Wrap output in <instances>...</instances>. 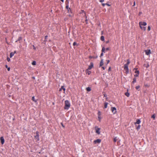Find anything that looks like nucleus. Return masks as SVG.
I'll return each mask as SVG.
<instances>
[{
    "instance_id": "1",
    "label": "nucleus",
    "mask_w": 157,
    "mask_h": 157,
    "mask_svg": "<svg viewBox=\"0 0 157 157\" xmlns=\"http://www.w3.org/2000/svg\"><path fill=\"white\" fill-rule=\"evenodd\" d=\"M139 24L141 29L145 31L146 30V27H144L143 26H145L147 25V24L146 22H145L140 21L139 22Z\"/></svg>"
},
{
    "instance_id": "2",
    "label": "nucleus",
    "mask_w": 157,
    "mask_h": 157,
    "mask_svg": "<svg viewBox=\"0 0 157 157\" xmlns=\"http://www.w3.org/2000/svg\"><path fill=\"white\" fill-rule=\"evenodd\" d=\"M65 106L64 109H68L70 107L71 104L70 102L68 100H66L64 101Z\"/></svg>"
},
{
    "instance_id": "3",
    "label": "nucleus",
    "mask_w": 157,
    "mask_h": 157,
    "mask_svg": "<svg viewBox=\"0 0 157 157\" xmlns=\"http://www.w3.org/2000/svg\"><path fill=\"white\" fill-rule=\"evenodd\" d=\"M95 132L98 135L100 134V130H101V128L96 126L95 127Z\"/></svg>"
},
{
    "instance_id": "4",
    "label": "nucleus",
    "mask_w": 157,
    "mask_h": 157,
    "mask_svg": "<svg viewBox=\"0 0 157 157\" xmlns=\"http://www.w3.org/2000/svg\"><path fill=\"white\" fill-rule=\"evenodd\" d=\"M124 69L126 71V74H128L129 73V69L128 65L124 64Z\"/></svg>"
},
{
    "instance_id": "5",
    "label": "nucleus",
    "mask_w": 157,
    "mask_h": 157,
    "mask_svg": "<svg viewBox=\"0 0 157 157\" xmlns=\"http://www.w3.org/2000/svg\"><path fill=\"white\" fill-rule=\"evenodd\" d=\"M39 133L38 131H36V135L35 136V138L37 140V141H39L40 140Z\"/></svg>"
},
{
    "instance_id": "6",
    "label": "nucleus",
    "mask_w": 157,
    "mask_h": 157,
    "mask_svg": "<svg viewBox=\"0 0 157 157\" xmlns=\"http://www.w3.org/2000/svg\"><path fill=\"white\" fill-rule=\"evenodd\" d=\"M111 109L113 114H115L116 113L117 109L115 107H112L111 108Z\"/></svg>"
},
{
    "instance_id": "7",
    "label": "nucleus",
    "mask_w": 157,
    "mask_h": 157,
    "mask_svg": "<svg viewBox=\"0 0 157 157\" xmlns=\"http://www.w3.org/2000/svg\"><path fill=\"white\" fill-rule=\"evenodd\" d=\"M144 51L147 55H149L151 53V50L150 49L145 50Z\"/></svg>"
},
{
    "instance_id": "8",
    "label": "nucleus",
    "mask_w": 157,
    "mask_h": 157,
    "mask_svg": "<svg viewBox=\"0 0 157 157\" xmlns=\"http://www.w3.org/2000/svg\"><path fill=\"white\" fill-rule=\"evenodd\" d=\"M101 140L100 139H98L96 140H94V143L95 144H96L97 143L99 144L101 143Z\"/></svg>"
},
{
    "instance_id": "9",
    "label": "nucleus",
    "mask_w": 157,
    "mask_h": 157,
    "mask_svg": "<svg viewBox=\"0 0 157 157\" xmlns=\"http://www.w3.org/2000/svg\"><path fill=\"white\" fill-rule=\"evenodd\" d=\"M66 3L67 5L66 6V8L67 10L68 9L70 10V8L69 7V6H68V4H69V1L68 0H67L66 1Z\"/></svg>"
},
{
    "instance_id": "10",
    "label": "nucleus",
    "mask_w": 157,
    "mask_h": 157,
    "mask_svg": "<svg viewBox=\"0 0 157 157\" xmlns=\"http://www.w3.org/2000/svg\"><path fill=\"white\" fill-rule=\"evenodd\" d=\"M94 64L92 62H91L90 63V65L89 66L88 69L90 70L92 67H93Z\"/></svg>"
},
{
    "instance_id": "11",
    "label": "nucleus",
    "mask_w": 157,
    "mask_h": 157,
    "mask_svg": "<svg viewBox=\"0 0 157 157\" xmlns=\"http://www.w3.org/2000/svg\"><path fill=\"white\" fill-rule=\"evenodd\" d=\"M1 142L2 144H3L4 143V139L3 137H0Z\"/></svg>"
},
{
    "instance_id": "12",
    "label": "nucleus",
    "mask_w": 157,
    "mask_h": 157,
    "mask_svg": "<svg viewBox=\"0 0 157 157\" xmlns=\"http://www.w3.org/2000/svg\"><path fill=\"white\" fill-rule=\"evenodd\" d=\"M141 123V121L140 119H137L136 120V121L134 123V124L136 125V124H139Z\"/></svg>"
},
{
    "instance_id": "13",
    "label": "nucleus",
    "mask_w": 157,
    "mask_h": 157,
    "mask_svg": "<svg viewBox=\"0 0 157 157\" xmlns=\"http://www.w3.org/2000/svg\"><path fill=\"white\" fill-rule=\"evenodd\" d=\"M16 53V52L15 51L14 52H12L10 53V58H12L14 55L15 53Z\"/></svg>"
},
{
    "instance_id": "14",
    "label": "nucleus",
    "mask_w": 157,
    "mask_h": 157,
    "mask_svg": "<svg viewBox=\"0 0 157 157\" xmlns=\"http://www.w3.org/2000/svg\"><path fill=\"white\" fill-rule=\"evenodd\" d=\"M84 13V16L86 17V18H87V16L86 15V13L83 10H81L80 13V14H82Z\"/></svg>"
},
{
    "instance_id": "15",
    "label": "nucleus",
    "mask_w": 157,
    "mask_h": 157,
    "mask_svg": "<svg viewBox=\"0 0 157 157\" xmlns=\"http://www.w3.org/2000/svg\"><path fill=\"white\" fill-rule=\"evenodd\" d=\"M89 69H87L86 71V74H87L88 75H90L91 73V71H89Z\"/></svg>"
},
{
    "instance_id": "16",
    "label": "nucleus",
    "mask_w": 157,
    "mask_h": 157,
    "mask_svg": "<svg viewBox=\"0 0 157 157\" xmlns=\"http://www.w3.org/2000/svg\"><path fill=\"white\" fill-rule=\"evenodd\" d=\"M62 90H63L64 91L65 90V88H64V87L63 86H61L60 88L59 89V91H61Z\"/></svg>"
},
{
    "instance_id": "17",
    "label": "nucleus",
    "mask_w": 157,
    "mask_h": 157,
    "mask_svg": "<svg viewBox=\"0 0 157 157\" xmlns=\"http://www.w3.org/2000/svg\"><path fill=\"white\" fill-rule=\"evenodd\" d=\"M103 64H104V62H103V59H101V60L100 63V67L102 66L103 65Z\"/></svg>"
},
{
    "instance_id": "18",
    "label": "nucleus",
    "mask_w": 157,
    "mask_h": 157,
    "mask_svg": "<svg viewBox=\"0 0 157 157\" xmlns=\"http://www.w3.org/2000/svg\"><path fill=\"white\" fill-rule=\"evenodd\" d=\"M144 66L146 68H148L149 67V64L148 63H147V64H144Z\"/></svg>"
},
{
    "instance_id": "19",
    "label": "nucleus",
    "mask_w": 157,
    "mask_h": 157,
    "mask_svg": "<svg viewBox=\"0 0 157 157\" xmlns=\"http://www.w3.org/2000/svg\"><path fill=\"white\" fill-rule=\"evenodd\" d=\"M32 99L33 101H34L35 102H36L37 101V100H35L34 96L32 97Z\"/></svg>"
},
{
    "instance_id": "20",
    "label": "nucleus",
    "mask_w": 157,
    "mask_h": 157,
    "mask_svg": "<svg viewBox=\"0 0 157 157\" xmlns=\"http://www.w3.org/2000/svg\"><path fill=\"white\" fill-rule=\"evenodd\" d=\"M108 104V103H107L106 102H105V103H104V108H107Z\"/></svg>"
},
{
    "instance_id": "21",
    "label": "nucleus",
    "mask_w": 157,
    "mask_h": 157,
    "mask_svg": "<svg viewBox=\"0 0 157 157\" xmlns=\"http://www.w3.org/2000/svg\"><path fill=\"white\" fill-rule=\"evenodd\" d=\"M101 40L102 41H104L105 40L104 37L103 36H101Z\"/></svg>"
},
{
    "instance_id": "22",
    "label": "nucleus",
    "mask_w": 157,
    "mask_h": 157,
    "mask_svg": "<svg viewBox=\"0 0 157 157\" xmlns=\"http://www.w3.org/2000/svg\"><path fill=\"white\" fill-rule=\"evenodd\" d=\"M86 90L88 91H90L91 90V88L90 87H87L86 88Z\"/></svg>"
},
{
    "instance_id": "23",
    "label": "nucleus",
    "mask_w": 157,
    "mask_h": 157,
    "mask_svg": "<svg viewBox=\"0 0 157 157\" xmlns=\"http://www.w3.org/2000/svg\"><path fill=\"white\" fill-rule=\"evenodd\" d=\"M125 95L127 97H129L130 95L129 93L128 92L125 93Z\"/></svg>"
},
{
    "instance_id": "24",
    "label": "nucleus",
    "mask_w": 157,
    "mask_h": 157,
    "mask_svg": "<svg viewBox=\"0 0 157 157\" xmlns=\"http://www.w3.org/2000/svg\"><path fill=\"white\" fill-rule=\"evenodd\" d=\"M141 126L140 125H138V126L136 127V129L138 130H139Z\"/></svg>"
},
{
    "instance_id": "25",
    "label": "nucleus",
    "mask_w": 157,
    "mask_h": 157,
    "mask_svg": "<svg viewBox=\"0 0 157 157\" xmlns=\"http://www.w3.org/2000/svg\"><path fill=\"white\" fill-rule=\"evenodd\" d=\"M67 10V12H68V13H72L71 10L70 8V10L68 9Z\"/></svg>"
},
{
    "instance_id": "26",
    "label": "nucleus",
    "mask_w": 157,
    "mask_h": 157,
    "mask_svg": "<svg viewBox=\"0 0 157 157\" xmlns=\"http://www.w3.org/2000/svg\"><path fill=\"white\" fill-rule=\"evenodd\" d=\"M136 82V78H134L133 79V81L132 82V83H134L135 82Z\"/></svg>"
},
{
    "instance_id": "27",
    "label": "nucleus",
    "mask_w": 157,
    "mask_h": 157,
    "mask_svg": "<svg viewBox=\"0 0 157 157\" xmlns=\"http://www.w3.org/2000/svg\"><path fill=\"white\" fill-rule=\"evenodd\" d=\"M105 48L104 47H103L102 49V50H101V52H105Z\"/></svg>"
},
{
    "instance_id": "28",
    "label": "nucleus",
    "mask_w": 157,
    "mask_h": 157,
    "mask_svg": "<svg viewBox=\"0 0 157 157\" xmlns=\"http://www.w3.org/2000/svg\"><path fill=\"white\" fill-rule=\"evenodd\" d=\"M155 116L154 114H153L151 117L152 118H153L154 120H155Z\"/></svg>"
},
{
    "instance_id": "29",
    "label": "nucleus",
    "mask_w": 157,
    "mask_h": 157,
    "mask_svg": "<svg viewBox=\"0 0 157 157\" xmlns=\"http://www.w3.org/2000/svg\"><path fill=\"white\" fill-rule=\"evenodd\" d=\"M117 140V137H115L114 138L113 141L114 142H116Z\"/></svg>"
},
{
    "instance_id": "30",
    "label": "nucleus",
    "mask_w": 157,
    "mask_h": 157,
    "mask_svg": "<svg viewBox=\"0 0 157 157\" xmlns=\"http://www.w3.org/2000/svg\"><path fill=\"white\" fill-rule=\"evenodd\" d=\"M32 64L33 65H35L36 64V62L35 61H34L32 63Z\"/></svg>"
},
{
    "instance_id": "31",
    "label": "nucleus",
    "mask_w": 157,
    "mask_h": 157,
    "mask_svg": "<svg viewBox=\"0 0 157 157\" xmlns=\"http://www.w3.org/2000/svg\"><path fill=\"white\" fill-rule=\"evenodd\" d=\"M130 63V62L129 60L128 59L127 60V63L125 64L127 65L128 66V64Z\"/></svg>"
},
{
    "instance_id": "32",
    "label": "nucleus",
    "mask_w": 157,
    "mask_h": 157,
    "mask_svg": "<svg viewBox=\"0 0 157 157\" xmlns=\"http://www.w3.org/2000/svg\"><path fill=\"white\" fill-rule=\"evenodd\" d=\"M140 86H136V89L137 90H138L139 88H140Z\"/></svg>"
},
{
    "instance_id": "33",
    "label": "nucleus",
    "mask_w": 157,
    "mask_h": 157,
    "mask_svg": "<svg viewBox=\"0 0 157 157\" xmlns=\"http://www.w3.org/2000/svg\"><path fill=\"white\" fill-rule=\"evenodd\" d=\"M101 115V112L100 111H99L98 112V116H100Z\"/></svg>"
},
{
    "instance_id": "34",
    "label": "nucleus",
    "mask_w": 157,
    "mask_h": 157,
    "mask_svg": "<svg viewBox=\"0 0 157 157\" xmlns=\"http://www.w3.org/2000/svg\"><path fill=\"white\" fill-rule=\"evenodd\" d=\"M151 30V27L150 26H148V27L147 30L148 31H149Z\"/></svg>"
},
{
    "instance_id": "35",
    "label": "nucleus",
    "mask_w": 157,
    "mask_h": 157,
    "mask_svg": "<svg viewBox=\"0 0 157 157\" xmlns=\"http://www.w3.org/2000/svg\"><path fill=\"white\" fill-rule=\"evenodd\" d=\"M135 73L137 74H139V71H136L135 72Z\"/></svg>"
},
{
    "instance_id": "36",
    "label": "nucleus",
    "mask_w": 157,
    "mask_h": 157,
    "mask_svg": "<svg viewBox=\"0 0 157 157\" xmlns=\"http://www.w3.org/2000/svg\"><path fill=\"white\" fill-rule=\"evenodd\" d=\"M21 39H22V38L21 37H19V38L18 39L17 41H20V40H21Z\"/></svg>"
},
{
    "instance_id": "37",
    "label": "nucleus",
    "mask_w": 157,
    "mask_h": 157,
    "mask_svg": "<svg viewBox=\"0 0 157 157\" xmlns=\"http://www.w3.org/2000/svg\"><path fill=\"white\" fill-rule=\"evenodd\" d=\"M7 60L8 62H9L10 61V58H9L8 57H7Z\"/></svg>"
},
{
    "instance_id": "38",
    "label": "nucleus",
    "mask_w": 157,
    "mask_h": 157,
    "mask_svg": "<svg viewBox=\"0 0 157 157\" xmlns=\"http://www.w3.org/2000/svg\"><path fill=\"white\" fill-rule=\"evenodd\" d=\"M139 75V74H135V75H134V76H135V77H138V76Z\"/></svg>"
},
{
    "instance_id": "39",
    "label": "nucleus",
    "mask_w": 157,
    "mask_h": 157,
    "mask_svg": "<svg viewBox=\"0 0 157 157\" xmlns=\"http://www.w3.org/2000/svg\"><path fill=\"white\" fill-rule=\"evenodd\" d=\"M98 118L99 119V120L100 121H101V118L100 116H98Z\"/></svg>"
},
{
    "instance_id": "40",
    "label": "nucleus",
    "mask_w": 157,
    "mask_h": 157,
    "mask_svg": "<svg viewBox=\"0 0 157 157\" xmlns=\"http://www.w3.org/2000/svg\"><path fill=\"white\" fill-rule=\"evenodd\" d=\"M73 46H75V45H77V43L76 42H75L73 43Z\"/></svg>"
},
{
    "instance_id": "41",
    "label": "nucleus",
    "mask_w": 157,
    "mask_h": 157,
    "mask_svg": "<svg viewBox=\"0 0 157 157\" xmlns=\"http://www.w3.org/2000/svg\"><path fill=\"white\" fill-rule=\"evenodd\" d=\"M111 67H109V69L108 70V71H111Z\"/></svg>"
},
{
    "instance_id": "42",
    "label": "nucleus",
    "mask_w": 157,
    "mask_h": 157,
    "mask_svg": "<svg viewBox=\"0 0 157 157\" xmlns=\"http://www.w3.org/2000/svg\"><path fill=\"white\" fill-rule=\"evenodd\" d=\"M99 1L101 2H103L104 1V0H99Z\"/></svg>"
},
{
    "instance_id": "43",
    "label": "nucleus",
    "mask_w": 157,
    "mask_h": 157,
    "mask_svg": "<svg viewBox=\"0 0 157 157\" xmlns=\"http://www.w3.org/2000/svg\"><path fill=\"white\" fill-rule=\"evenodd\" d=\"M103 52H102L101 53V55H100V57H101V56H103Z\"/></svg>"
},
{
    "instance_id": "44",
    "label": "nucleus",
    "mask_w": 157,
    "mask_h": 157,
    "mask_svg": "<svg viewBox=\"0 0 157 157\" xmlns=\"http://www.w3.org/2000/svg\"><path fill=\"white\" fill-rule=\"evenodd\" d=\"M106 61L107 62V64H108L110 62V60H106Z\"/></svg>"
},
{
    "instance_id": "45",
    "label": "nucleus",
    "mask_w": 157,
    "mask_h": 157,
    "mask_svg": "<svg viewBox=\"0 0 157 157\" xmlns=\"http://www.w3.org/2000/svg\"><path fill=\"white\" fill-rule=\"evenodd\" d=\"M135 5H136L135 2L134 1V3H133V6H135Z\"/></svg>"
},
{
    "instance_id": "46",
    "label": "nucleus",
    "mask_w": 157,
    "mask_h": 157,
    "mask_svg": "<svg viewBox=\"0 0 157 157\" xmlns=\"http://www.w3.org/2000/svg\"><path fill=\"white\" fill-rule=\"evenodd\" d=\"M105 5H106L105 4V3H102V5L103 6H104Z\"/></svg>"
},
{
    "instance_id": "47",
    "label": "nucleus",
    "mask_w": 157,
    "mask_h": 157,
    "mask_svg": "<svg viewBox=\"0 0 157 157\" xmlns=\"http://www.w3.org/2000/svg\"><path fill=\"white\" fill-rule=\"evenodd\" d=\"M86 18V19L85 20V21H86V23L87 24V23L88 20H87V18Z\"/></svg>"
},
{
    "instance_id": "48",
    "label": "nucleus",
    "mask_w": 157,
    "mask_h": 157,
    "mask_svg": "<svg viewBox=\"0 0 157 157\" xmlns=\"http://www.w3.org/2000/svg\"><path fill=\"white\" fill-rule=\"evenodd\" d=\"M106 51H108L109 50V48H107L105 49Z\"/></svg>"
},
{
    "instance_id": "49",
    "label": "nucleus",
    "mask_w": 157,
    "mask_h": 157,
    "mask_svg": "<svg viewBox=\"0 0 157 157\" xmlns=\"http://www.w3.org/2000/svg\"><path fill=\"white\" fill-rule=\"evenodd\" d=\"M7 68V70L8 71H10V68L9 67L8 68Z\"/></svg>"
},
{
    "instance_id": "50",
    "label": "nucleus",
    "mask_w": 157,
    "mask_h": 157,
    "mask_svg": "<svg viewBox=\"0 0 157 157\" xmlns=\"http://www.w3.org/2000/svg\"><path fill=\"white\" fill-rule=\"evenodd\" d=\"M106 4V5H107V6H110V5H109V4H108L106 3V4Z\"/></svg>"
},
{
    "instance_id": "51",
    "label": "nucleus",
    "mask_w": 157,
    "mask_h": 157,
    "mask_svg": "<svg viewBox=\"0 0 157 157\" xmlns=\"http://www.w3.org/2000/svg\"><path fill=\"white\" fill-rule=\"evenodd\" d=\"M47 37H48V36H45V39H46Z\"/></svg>"
},
{
    "instance_id": "52",
    "label": "nucleus",
    "mask_w": 157,
    "mask_h": 157,
    "mask_svg": "<svg viewBox=\"0 0 157 157\" xmlns=\"http://www.w3.org/2000/svg\"><path fill=\"white\" fill-rule=\"evenodd\" d=\"M102 68L103 69V70H105V68L104 67H102Z\"/></svg>"
},
{
    "instance_id": "53",
    "label": "nucleus",
    "mask_w": 157,
    "mask_h": 157,
    "mask_svg": "<svg viewBox=\"0 0 157 157\" xmlns=\"http://www.w3.org/2000/svg\"><path fill=\"white\" fill-rule=\"evenodd\" d=\"M5 67H6V68H8V66H7V65H5Z\"/></svg>"
},
{
    "instance_id": "54",
    "label": "nucleus",
    "mask_w": 157,
    "mask_h": 157,
    "mask_svg": "<svg viewBox=\"0 0 157 157\" xmlns=\"http://www.w3.org/2000/svg\"><path fill=\"white\" fill-rule=\"evenodd\" d=\"M142 14L141 12H140L139 13V15H140V14Z\"/></svg>"
},
{
    "instance_id": "55",
    "label": "nucleus",
    "mask_w": 157,
    "mask_h": 157,
    "mask_svg": "<svg viewBox=\"0 0 157 157\" xmlns=\"http://www.w3.org/2000/svg\"><path fill=\"white\" fill-rule=\"evenodd\" d=\"M62 2H63L64 0H60Z\"/></svg>"
},
{
    "instance_id": "56",
    "label": "nucleus",
    "mask_w": 157,
    "mask_h": 157,
    "mask_svg": "<svg viewBox=\"0 0 157 157\" xmlns=\"http://www.w3.org/2000/svg\"><path fill=\"white\" fill-rule=\"evenodd\" d=\"M109 42V41H107L106 42V43H108Z\"/></svg>"
},
{
    "instance_id": "57",
    "label": "nucleus",
    "mask_w": 157,
    "mask_h": 157,
    "mask_svg": "<svg viewBox=\"0 0 157 157\" xmlns=\"http://www.w3.org/2000/svg\"><path fill=\"white\" fill-rule=\"evenodd\" d=\"M62 125V126L63 127H64V126H63V125L62 124V123L61 124Z\"/></svg>"
},
{
    "instance_id": "58",
    "label": "nucleus",
    "mask_w": 157,
    "mask_h": 157,
    "mask_svg": "<svg viewBox=\"0 0 157 157\" xmlns=\"http://www.w3.org/2000/svg\"><path fill=\"white\" fill-rule=\"evenodd\" d=\"M105 95H106V94H104V96H105Z\"/></svg>"
},
{
    "instance_id": "59",
    "label": "nucleus",
    "mask_w": 157,
    "mask_h": 157,
    "mask_svg": "<svg viewBox=\"0 0 157 157\" xmlns=\"http://www.w3.org/2000/svg\"><path fill=\"white\" fill-rule=\"evenodd\" d=\"M145 86H147V85H145Z\"/></svg>"
},
{
    "instance_id": "60",
    "label": "nucleus",
    "mask_w": 157,
    "mask_h": 157,
    "mask_svg": "<svg viewBox=\"0 0 157 157\" xmlns=\"http://www.w3.org/2000/svg\"><path fill=\"white\" fill-rule=\"evenodd\" d=\"M85 157L84 156V157Z\"/></svg>"
}]
</instances>
